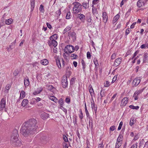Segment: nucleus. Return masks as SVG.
I'll return each mask as SVG.
<instances>
[{
    "instance_id": "1",
    "label": "nucleus",
    "mask_w": 148,
    "mask_h": 148,
    "mask_svg": "<svg viewBox=\"0 0 148 148\" xmlns=\"http://www.w3.org/2000/svg\"><path fill=\"white\" fill-rule=\"evenodd\" d=\"M38 128L37 121L35 119H31L23 124L20 130V133L24 136L27 137L35 133Z\"/></svg>"
},
{
    "instance_id": "2",
    "label": "nucleus",
    "mask_w": 148,
    "mask_h": 148,
    "mask_svg": "<svg viewBox=\"0 0 148 148\" xmlns=\"http://www.w3.org/2000/svg\"><path fill=\"white\" fill-rule=\"evenodd\" d=\"M19 135L18 131L16 129H14L12 132L11 135L10 142L13 146H21V143L18 138Z\"/></svg>"
},
{
    "instance_id": "3",
    "label": "nucleus",
    "mask_w": 148,
    "mask_h": 148,
    "mask_svg": "<svg viewBox=\"0 0 148 148\" xmlns=\"http://www.w3.org/2000/svg\"><path fill=\"white\" fill-rule=\"evenodd\" d=\"M74 5L73 11L74 14H77L82 12V5L81 4L78 2H75L73 3Z\"/></svg>"
},
{
    "instance_id": "4",
    "label": "nucleus",
    "mask_w": 148,
    "mask_h": 148,
    "mask_svg": "<svg viewBox=\"0 0 148 148\" xmlns=\"http://www.w3.org/2000/svg\"><path fill=\"white\" fill-rule=\"evenodd\" d=\"M67 50L69 53H71L75 51L74 47L73 46L71 45H68L66 46L64 49V51L66 53H67V51H66Z\"/></svg>"
},
{
    "instance_id": "5",
    "label": "nucleus",
    "mask_w": 148,
    "mask_h": 148,
    "mask_svg": "<svg viewBox=\"0 0 148 148\" xmlns=\"http://www.w3.org/2000/svg\"><path fill=\"white\" fill-rule=\"evenodd\" d=\"M67 77H65V76H64L62 77V87L64 88L67 87L68 86V82Z\"/></svg>"
},
{
    "instance_id": "6",
    "label": "nucleus",
    "mask_w": 148,
    "mask_h": 148,
    "mask_svg": "<svg viewBox=\"0 0 148 148\" xmlns=\"http://www.w3.org/2000/svg\"><path fill=\"white\" fill-rule=\"evenodd\" d=\"M140 78L137 77L134 79L132 83V86H136L139 84L141 81Z\"/></svg>"
},
{
    "instance_id": "7",
    "label": "nucleus",
    "mask_w": 148,
    "mask_h": 148,
    "mask_svg": "<svg viewBox=\"0 0 148 148\" xmlns=\"http://www.w3.org/2000/svg\"><path fill=\"white\" fill-rule=\"evenodd\" d=\"M48 43L50 47L53 46L55 47L57 45V41L54 39H50V40L48 41Z\"/></svg>"
},
{
    "instance_id": "8",
    "label": "nucleus",
    "mask_w": 148,
    "mask_h": 148,
    "mask_svg": "<svg viewBox=\"0 0 148 148\" xmlns=\"http://www.w3.org/2000/svg\"><path fill=\"white\" fill-rule=\"evenodd\" d=\"M68 36L69 39L71 38L73 40L76 39V34L74 32H68Z\"/></svg>"
},
{
    "instance_id": "9",
    "label": "nucleus",
    "mask_w": 148,
    "mask_h": 148,
    "mask_svg": "<svg viewBox=\"0 0 148 148\" xmlns=\"http://www.w3.org/2000/svg\"><path fill=\"white\" fill-rule=\"evenodd\" d=\"M122 62V58H118L116 59L114 61L113 66L115 67L118 66Z\"/></svg>"
},
{
    "instance_id": "10",
    "label": "nucleus",
    "mask_w": 148,
    "mask_h": 148,
    "mask_svg": "<svg viewBox=\"0 0 148 148\" xmlns=\"http://www.w3.org/2000/svg\"><path fill=\"white\" fill-rule=\"evenodd\" d=\"M77 18H79L80 20L83 23H84L86 20L85 16L83 14H78V16H77Z\"/></svg>"
},
{
    "instance_id": "11",
    "label": "nucleus",
    "mask_w": 148,
    "mask_h": 148,
    "mask_svg": "<svg viewBox=\"0 0 148 148\" xmlns=\"http://www.w3.org/2000/svg\"><path fill=\"white\" fill-rule=\"evenodd\" d=\"M5 99L3 98L1 99L0 103V107L1 109L2 110L5 107Z\"/></svg>"
},
{
    "instance_id": "12",
    "label": "nucleus",
    "mask_w": 148,
    "mask_h": 148,
    "mask_svg": "<svg viewBox=\"0 0 148 148\" xmlns=\"http://www.w3.org/2000/svg\"><path fill=\"white\" fill-rule=\"evenodd\" d=\"M49 117V114L46 112H43L41 114V118L44 120L47 119Z\"/></svg>"
},
{
    "instance_id": "13",
    "label": "nucleus",
    "mask_w": 148,
    "mask_h": 148,
    "mask_svg": "<svg viewBox=\"0 0 148 148\" xmlns=\"http://www.w3.org/2000/svg\"><path fill=\"white\" fill-rule=\"evenodd\" d=\"M142 92L141 90H139L137 91H136L134 93L133 97L134 98V99L135 100H137L138 97L137 96L139 95Z\"/></svg>"
},
{
    "instance_id": "14",
    "label": "nucleus",
    "mask_w": 148,
    "mask_h": 148,
    "mask_svg": "<svg viewBox=\"0 0 148 148\" xmlns=\"http://www.w3.org/2000/svg\"><path fill=\"white\" fill-rule=\"evenodd\" d=\"M145 5V2L143 0H139L137 3V6L139 8Z\"/></svg>"
},
{
    "instance_id": "15",
    "label": "nucleus",
    "mask_w": 148,
    "mask_h": 148,
    "mask_svg": "<svg viewBox=\"0 0 148 148\" xmlns=\"http://www.w3.org/2000/svg\"><path fill=\"white\" fill-rule=\"evenodd\" d=\"M103 18L104 23H106L108 19V16L106 13L105 12L103 13Z\"/></svg>"
},
{
    "instance_id": "16",
    "label": "nucleus",
    "mask_w": 148,
    "mask_h": 148,
    "mask_svg": "<svg viewBox=\"0 0 148 148\" xmlns=\"http://www.w3.org/2000/svg\"><path fill=\"white\" fill-rule=\"evenodd\" d=\"M128 99L127 97H125L122 99L121 104L122 106H125L126 105Z\"/></svg>"
},
{
    "instance_id": "17",
    "label": "nucleus",
    "mask_w": 148,
    "mask_h": 148,
    "mask_svg": "<svg viewBox=\"0 0 148 148\" xmlns=\"http://www.w3.org/2000/svg\"><path fill=\"white\" fill-rule=\"evenodd\" d=\"M28 101L27 99H24L21 103V105L23 107H25L28 104Z\"/></svg>"
},
{
    "instance_id": "18",
    "label": "nucleus",
    "mask_w": 148,
    "mask_h": 148,
    "mask_svg": "<svg viewBox=\"0 0 148 148\" xmlns=\"http://www.w3.org/2000/svg\"><path fill=\"white\" fill-rule=\"evenodd\" d=\"M24 84L25 87L28 86L29 85V82L28 78L24 79Z\"/></svg>"
},
{
    "instance_id": "19",
    "label": "nucleus",
    "mask_w": 148,
    "mask_h": 148,
    "mask_svg": "<svg viewBox=\"0 0 148 148\" xmlns=\"http://www.w3.org/2000/svg\"><path fill=\"white\" fill-rule=\"evenodd\" d=\"M31 11H32L33 10L34 7V4L35 3V0H31Z\"/></svg>"
},
{
    "instance_id": "20",
    "label": "nucleus",
    "mask_w": 148,
    "mask_h": 148,
    "mask_svg": "<svg viewBox=\"0 0 148 148\" xmlns=\"http://www.w3.org/2000/svg\"><path fill=\"white\" fill-rule=\"evenodd\" d=\"M120 17V15L119 14H117L113 18L112 21V23L114 24L119 19Z\"/></svg>"
},
{
    "instance_id": "21",
    "label": "nucleus",
    "mask_w": 148,
    "mask_h": 148,
    "mask_svg": "<svg viewBox=\"0 0 148 148\" xmlns=\"http://www.w3.org/2000/svg\"><path fill=\"white\" fill-rule=\"evenodd\" d=\"M143 56V63H145L146 62L147 58L148 57V53H145Z\"/></svg>"
},
{
    "instance_id": "22",
    "label": "nucleus",
    "mask_w": 148,
    "mask_h": 148,
    "mask_svg": "<svg viewBox=\"0 0 148 148\" xmlns=\"http://www.w3.org/2000/svg\"><path fill=\"white\" fill-rule=\"evenodd\" d=\"M48 60L46 59H43L41 61V64L44 65H47L48 64Z\"/></svg>"
},
{
    "instance_id": "23",
    "label": "nucleus",
    "mask_w": 148,
    "mask_h": 148,
    "mask_svg": "<svg viewBox=\"0 0 148 148\" xmlns=\"http://www.w3.org/2000/svg\"><path fill=\"white\" fill-rule=\"evenodd\" d=\"M82 6H83L84 8L85 9L88 8L89 7L88 3H87L86 2H84L82 3Z\"/></svg>"
},
{
    "instance_id": "24",
    "label": "nucleus",
    "mask_w": 148,
    "mask_h": 148,
    "mask_svg": "<svg viewBox=\"0 0 148 148\" xmlns=\"http://www.w3.org/2000/svg\"><path fill=\"white\" fill-rule=\"evenodd\" d=\"M86 21H87L90 23V24L91 25L92 24L91 22L92 19L91 18V16H87L86 17Z\"/></svg>"
},
{
    "instance_id": "25",
    "label": "nucleus",
    "mask_w": 148,
    "mask_h": 148,
    "mask_svg": "<svg viewBox=\"0 0 148 148\" xmlns=\"http://www.w3.org/2000/svg\"><path fill=\"white\" fill-rule=\"evenodd\" d=\"M12 20L11 18H9L8 20H6L5 21V23L7 25H9L12 23Z\"/></svg>"
},
{
    "instance_id": "26",
    "label": "nucleus",
    "mask_w": 148,
    "mask_h": 148,
    "mask_svg": "<svg viewBox=\"0 0 148 148\" xmlns=\"http://www.w3.org/2000/svg\"><path fill=\"white\" fill-rule=\"evenodd\" d=\"M71 60L76 59L78 58V56L75 54L74 53L71 54L70 56Z\"/></svg>"
},
{
    "instance_id": "27",
    "label": "nucleus",
    "mask_w": 148,
    "mask_h": 148,
    "mask_svg": "<svg viewBox=\"0 0 148 148\" xmlns=\"http://www.w3.org/2000/svg\"><path fill=\"white\" fill-rule=\"evenodd\" d=\"M129 107L133 109L138 110L139 108V107L138 106H135L133 105H131L129 106Z\"/></svg>"
},
{
    "instance_id": "28",
    "label": "nucleus",
    "mask_w": 148,
    "mask_h": 148,
    "mask_svg": "<svg viewBox=\"0 0 148 148\" xmlns=\"http://www.w3.org/2000/svg\"><path fill=\"white\" fill-rule=\"evenodd\" d=\"M122 136L121 135V134L120 135H119V137L117 138V142L120 143V142L122 140Z\"/></svg>"
},
{
    "instance_id": "29",
    "label": "nucleus",
    "mask_w": 148,
    "mask_h": 148,
    "mask_svg": "<svg viewBox=\"0 0 148 148\" xmlns=\"http://www.w3.org/2000/svg\"><path fill=\"white\" fill-rule=\"evenodd\" d=\"M89 91L91 96L92 97L93 95L94 94V93L92 87L90 88L89 89Z\"/></svg>"
},
{
    "instance_id": "30",
    "label": "nucleus",
    "mask_w": 148,
    "mask_h": 148,
    "mask_svg": "<svg viewBox=\"0 0 148 148\" xmlns=\"http://www.w3.org/2000/svg\"><path fill=\"white\" fill-rule=\"evenodd\" d=\"M89 126L91 129L93 128V121L92 120L89 121Z\"/></svg>"
},
{
    "instance_id": "31",
    "label": "nucleus",
    "mask_w": 148,
    "mask_h": 148,
    "mask_svg": "<svg viewBox=\"0 0 148 148\" xmlns=\"http://www.w3.org/2000/svg\"><path fill=\"white\" fill-rule=\"evenodd\" d=\"M85 110L86 113L87 117H88L89 116V114L88 113V110L87 109V107L86 105V103H85Z\"/></svg>"
},
{
    "instance_id": "32",
    "label": "nucleus",
    "mask_w": 148,
    "mask_h": 148,
    "mask_svg": "<svg viewBox=\"0 0 148 148\" xmlns=\"http://www.w3.org/2000/svg\"><path fill=\"white\" fill-rule=\"evenodd\" d=\"M71 74V72L70 71H66V76H65V77H69Z\"/></svg>"
},
{
    "instance_id": "33",
    "label": "nucleus",
    "mask_w": 148,
    "mask_h": 148,
    "mask_svg": "<svg viewBox=\"0 0 148 148\" xmlns=\"http://www.w3.org/2000/svg\"><path fill=\"white\" fill-rule=\"evenodd\" d=\"M105 92L104 90H102L100 92V94L101 96V99L102 98L105 96Z\"/></svg>"
},
{
    "instance_id": "34",
    "label": "nucleus",
    "mask_w": 148,
    "mask_h": 148,
    "mask_svg": "<svg viewBox=\"0 0 148 148\" xmlns=\"http://www.w3.org/2000/svg\"><path fill=\"white\" fill-rule=\"evenodd\" d=\"M39 10L41 12L43 13L44 12V6L42 5H40Z\"/></svg>"
},
{
    "instance_id": "35",
    "label": "nucleus",
    "mask_w": 148,
    "mask_h": 148,
    "mask_svg": "<svg viewBox=\"0 0 148 148\" xmlns=\"http://www.w3.org/2000/svg\"><path fill=\"white\" fill-rule=\"evenodd\" d=\"M92 7H93V5H92ZM92 13L94 15H95L96 14H97V10L96 8H93L92 9Z\"/></svg>"
},
{
    "instance_id": "36",
    "label": "nucleus",
    "mask_w": 148,
    "mask_h": 148,
    "mask_svg": "<svg viewBox=\"0 0 148 148\" xmlns=\"http://www.w3.org/2000/svg\"><path fill=\"white\" fill-rule=\"evenodd\" d=\"M36 101V99L33 98L30 100V103L32 104H34Z\"/></svg>"
},
{
    "instance_id": "37",
    "label": "nucleus",
    "mask_w": 148,
    "mask_h": 148,
    "mask_svg": "<svg viewBox=\"0 0 148 148\" xmlns=\"http://www.w3.org/2000/svg\"><path fill=\"white\" fill-rule=\"evenodd\" d=\"M59 102L61 106L62 107V106L63 105L64 101H63V99L62 98L60 99L59 100Z\"/></svg>"
},
{
    "instance_id": "38",
    "label": "nucleus",
    "mask_w": 148,
    "mask_h": 148,
    "mask_svg": "<svg viewBox=\"0 0 148 148\" xmlns=\"http://www.w3.org/2000/svg\"><path fill=\"white\" fill-rule=\"evenodd\" d=\"M134 119L133 118H131L130 119V125L132 126L134 124Z\"/></svg>"
},
{
    "instance_id": "39",
    "label": "nucleus",
    "mask_w": 148,
    "mask_h": 148,
    "mask_svg": "<svg viewBox=\"0 0 148 148\" xmlns=\"http://www.w3.org/2000/svg\"><path fill=\"white\" fill-rule=\"evenodd\" d=\"M75 78L74 77L72 78L70 80V85H73L74 83Z\"/></svg>"
},
{
    "instance_id": "40",
    "label": "nucleus",
    "mask_w": 148,
    "mask_h": 148,
    "mask_svg": "<svg viewBox=\"0 0 148 148\" xmlns=\"http://www.w3.org/2000/svg\"><path fill=\"white\" fill-rule=\"evenodd\" d=\"M57 35L56 34H54L50 37V39H54L53 38H54L55 39H57Z\"/></svg>"
},
{
    "instance_id": "41",
    "label": "nucleus",
    "mask_w": 148,
    "mask_h": 148,
    "mask_svg": "<svg viewBox=\"0 0 148 148\" xmlns=\"http://www.w3.org/2000/svg\"><path fill=\"white\" fill-rule=\"evenodd\" d=\"M25 92L24 91H21L20 93V97H21L23 98L25 96Z\"/></svg>"
},
{
    "instance_id": "42",
    "label": "nucleus",
    "mask_w": 148,
    "mask_h": 148,
    "mask_svg": "<svg viewBox=\"0 0 148 148\" xmlns=\"http://www.w3.org/2000/svg\"><path fill=\"white\" fill-rule=\"evenodd\" d=\"M96 66L99 64L98 60L96 59H94L93 60Z\"/></svg>"
},
{
    "instance_id": "43",
    "label": "nucleus",
    "mask_w": 148,
    "mask_h": 148,
    "mask_svg": "<svg viewBox=\"0 0 148 148\" xmlns=\"http://www.w3.org/2000/svg\"><path fill=\"white\" fill-rule=\"evenodd\" d=\"M82 64L83 66V69H84L86 67V64L84 62V61L83 60H82L81 61Z\"/></svg>"
},
{
    "instance_id": "44",
    "label": "nucleus",
    "mask_w": 148,
    "mask_h": 148,
    "mask_svg": "<svg viewBox=\"0 0 148 148\" xmlns=\"http://www.w3.org/2000/svg\"><path fill=\"white\" fill-rule=\"evenodd\" d=\"M121 143H119L117 142L116 143L115 145V148H119L121 146Z\"/></svg>"
},
{
    "instance_id": "45",
    "label": "nucleus",
    "mask_w": 148,
    "mask_h": 148,
    "mask_svg": "<svg viewBox=\"0 0 148 148\" xmlns=\"http://www.w3.org/2000/svg\"><path fill=\"white\" fill-rule=\"evenodd\" d=\"M18 73V71L17 69L15 70L13 73V75L14 76H16L17 75Z\"/></svg>"
},
{
    "instance_id": "46",
    "label": "nucleus",
    "mask_w": 148,
    "mask_h": 148,
    "mask_svg": "<svg viewBox=\"0 0 148 148\" xmlns=\"http://www.w3.org/2000/svg\"><path fill=\"white\" fill-rule=\"evenodd\" d=\"M131 31V29L130 28H127L126 30V31L125 32V35H127L130 33V32Z\"/></svg>"
},
{
    "instance_id": "47",
    "label": "nucleus",
    "mask_w": 148,
    "mask_h": 148,
    "mask_svg": "<svg viewBox=\"0 0 148 148\" xmlns=\"http://www.w3.org/2000/svg\"><path fill=\"white\" fill-rule=\"evenodd\" d=\"M63 140L65 142H68V140L67 137L65 135H63Z\"/></svg>"
},
{
    "instance_id": "48",
    "label": "nucleus",
    "mask_w": 148,
    "mask_h": 148,
    "mask_svg": "<svg viewBox=\"0 0 148 148\" xmlns=\"http://www.w3.org/2000/svg\"><path fill=\"white\" fill-rule=\"evenodd\" d=\"M11 87V85L10 84H7L6 86L5 89H6L5 90H7V92H8V91L10 89V88Z\"/></svg>"
},
{
    "instance_id": "49",
    "label": "nucleus",
    "mask_w": 148,
    "mask_h": 148,
    "mask_svg": "<svg viewBox=\"0 0 148 148\" xmlns=\"http://www.w3.org/2000/svg\"><path fill=\"white\" fill-rule=\"evenodd\" d=\"M91 54L88 51L87 53V57L88 59H90L91 58Z\"/></svg>"
},
{
    "instance_id": "50",
    "label": "nucleus",
    "mask_w": 148,
    "mask_h": 148,
    "mask_svg": "<svg viewBox=\"0 0 148 148\" xmlns=\"http://www.w3.org/2000/svg\"><path fill=\"white\" fill-rule=\"evenodd\" d=\"M70 14L71 13L70 12H69L67 13L66 16V19H69L71 18V17H70Z\"/></svg>"
},
{
    "instance_id": "51",
    "label": "nucleus",
    "mask_w": 148,
    "mask_h": 148,
    "mask_svg": "<svg viewBox=\"0 0 148 148\" xmlns=\"http://www.w3.org/2000/svg\"><path fill=\"white\" fill-rule=\"evenodd\" d=\"M56 13L57 14V16H59L60 15V14L61 13V9H59L56 12Z\"/></svg>"
},
{
    "instance_id": "52",
    "label": "nucleus",
    "mask_w": 148,
    "mask_h": 148,
    "mask_svg": "<svg viewBox=\"0 0 148 148\" xmlns=\"http://www.w3.org/2000/svg\"><path fill=\"white\" fill-rule=\"evenodd\" d=\"M116 127L115 126L113 125L112 126H111L110 128V131H113L115 129Z\"/></svg>"
},
{
    "instance_id": "53",
    "label": "nucleus",
    "mask_w": 148,
    "mask_h": 148,
    "mask_svg": "<svg viewBox=\"0 0 148 148\" xmlns=\"http://www.w3.org/2000/svg\"><path fill=\"white\" fill-rule=\"evenodd\" d=\"M125 129L122 128L121 130V132H120L119 135H120V134H121V135L122 136V137H123V134L124 133V132L125 131Z\"/></svg>"
},
{
    "instance_id": "54",
    "label": "nucleus",
    "mask_w": 148,
    "mask_h": 148,
    "mask_svg": "<svg viewBox=\"0 0 148 148\" xmlns=\"http://www.w3.org/2000/svg\"><path fill=\"white\" fill-rule=\"evenodd\" d=\"M80 112V114L79 115V116L80 119L82 120L83 118V114L81 111Z\"/></svg>"
},
{
    "instance_id": "55",
    "label": "nucleus",
    "mask_w": 148,
    "mask_h": 148,
    "mask_svg": "<svg viewBox=\"0 0 148 148\" xmlns=\"http://www.w3.org/2000/svg\"><path fill=\"white\" fill-rule=\"evenodd\" d=\"M109 82L108 81H106V83L104 84V86L105 87H108L110 86Z\"/></svg>"
},
{
    "instance_id": "56",
    "label": "nucleus",
    "mask_w": 148,
    "mask_h": 148,
    "mask_svg": "<svg viewBox=\"0 0 148 148\" xmlns=\"http://www.w3.org/2000/svg\"><path fill=\"white\" fill-rule=\"evenodd\" d=\"M63 148H68V146L67 144L65 143H64L63 144Z\"/></svg>"
},
{
    "instance_id": "57",
    "label": "nucleus",
    "mask_w": 148,
    "mask_h": 148,
    "mask_svg": "<svg viewBox=\"0 0 148 148\" xmlns=\"http://www.w3.org/2000/svg\"><path fill=\"white\" fill-rule=\"evenodd\" d=\"M42 88L41 87L39 88H37V91H38V93H40L42 90Z\"/></svg>"
},
{
    "instance_id": "58",
    "label": "nucleus",
    "mask_w": 148,
    "mask_h": 148,
    "mask_svg": "<svg viewBox=\"0 0 148 148\" xmlns=\"http://www.w3.org/2000/svg\"><path fill=\"white\" fill-rule=\"evenodd\" d=\"M65 101L66 103H69L70 102V99L69 98H67L66 99Z\"/></svg>"
},
{
    "instance_id": "59",
    "label": "nucleus",
    "mask_w": 148,
    "mask_h": 148,
    "mask_svg": "<svg viewBox=\"0 0 148 148\" xmlns=\"http://www.w3.org/2000/svg\"><path fill=\"white\" fill-rule=\"evenodd\" d=\"M71 29V27L67 26L64 29L65 30H66V31L67 32L70 30Z\"/></svg>"
},
{
    "instance_id": "60",
    "label": "nucleus",
    "mask_w": 148,
    "mask_h": 148,
    "mask_svg": "<svg viewBox=\"0 0 148 148\" xmlns=\"http://www.w3.org/2000/svg\"><path fill=\"white\" fill-rule=\"evenodd\" d=\"M116 54L115 53H113L111 57V58L112 59H114L116 57Z\"/></svg>"
},
{
    "instance_id": "61",
    "label": "nucleus",
    "mask_w": 148,
    "mask_h": 148,
    "mask_svg": "<svg viewBox=\"0 0 148 148\" xmlns=\"http://www.w3.org/2000/svg\"><path fill=\"white\" fill-rule=\"evenodd\" d=\"M140 47L141 49H145L146 47V44H143Z\"/></svg>"
},
{
    "instance_id": "62",
    "label": "nucleus",
    "mask_w": 148,
    "mask_h": 148,
    "mask_svg": "<svg viewBox=\"0 0 148 148\" xmlns=\"http://www.w3.org/2000/svg\"><path fill=\"white\" fill-rule=\"evenodd\" d=\"M117 77H115L114 76L113 78L112 81V83H114Z\"/></svg>"
},
{
    "instance_id": "63",
    "label": "nucleus",
    "mask_w": 148,
    "mask_h": 148,
    "mask_svg": "<svg viewBox=\"0 0 148 148\" xmlns=\"http://www.w3.org/2000/svg\"><path fill=\"white\" fill-rule=\"evenodd\" d=\"M136 24V22L133 23L130 26L131 28L132 29V28H134V26H135V25Z\"/></svg>"
},
{
    "instance_id": "64",
    "label": "nucleus",
    "mask_w": 148,
    "mask_h": 148,
    "mask_svg": "<svg viewBox=\"0 0 148 148\" xmlns=\"http://www.w3.org/2000/svg\"><path fill=\"white\" fill-rule=\"evenodd\" d=\"M137 145L136 144H133L130 148H137Z\"/></svg>"
}]
</instances>
